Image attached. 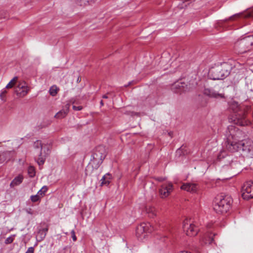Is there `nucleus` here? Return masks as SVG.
Listing matches in <instances>:
<instances>
[{
	"instance_id": "1",
	"label": "nucleus",
	"mask_w": 253,
	"mask_h": 253,
	"mask_svg": "<svg viewBox=\"0 0 253 253\" xmlns=\"http://www.w3.org/2000/svg\"><path fill=\"white\" fill-rule=\"evenodd\" d=\"M227 136V144L226 145L227 149L231 152L237 151L239 144L240 143V139L242 137V133L238 127L231 125L228 126L226 132Z\"/></svg>"
},
{
	"instance_id": "2",
	"label": "nucleus",
	"mask_w": 253,
	"mask_h": 253,
	"mask_svg": "<svg viewBox=\"0 0 253 253\" xmlns=\"http://www.w3.org/2000/svg\"><path fill=\"white\" fill-rule=\"evenodd\" d=\"M229 108L234 115L229 119V121L241 126L248 125L249 122L246 119V112L238 102L232 101L229 103Z\"/></svg>"
},
{
	"instance_id": "3",
	"label": "nucleus",
	"mask_w": 253,
	"mask_h": 253,
	"mask_svg": "<svg viewBox=\"0 0 253 253\" xmlns=\"http://www.w3.org/2000/svg\"><path fill=\"white\" fill-rule=\"evenodd\" d=\"M232 68L231 65L228 63H223L210 70V77L213 80H222L230 74Z\"/></svg>"
},
{
	"instance_id": "4",
	"label": "nucleus",
	"mask_w": 253,
	"mask_h": 253,
	"mask_svg": "<svg viewBox=\"0 0 253 253\" xmlns=\"http://www.w3.org/2000/svg\"><path fill=\"white\" fill-rule=\"evenodd\" d=\"M232 203V199L230 196H217L214 200L213 208L217 213L226 212L229 210Z\"/></svg>"
},
{
	"instance_id": "5",
	"label": "nucleus",
	"mask_w": 253,
	"mask_h": 253,
	"mask_svg": "<svg viewBox=\"0 0 253 253\" xmlns=\"http://www.w3.org/2000/svg\"><path fill=\"white\" fill-rule=\"evenodd\" d=\"M106 155L105 149L103 146H99L96 147L91 155V158L88 168H89V166H91L93 169H97L102 164Z\"/></svg>"
},
{
	"instance_id": "6",
	"label": "nucleus",
	"mask_w": 253,
	"mask_h": 253,
	"mask_svg": "<svg viewBox=\"0 0 253 253\" xmlns=\"http://www.w3.org/2000/svg\"><path fill=\"white\" fill-rule=\"evenodd\" d=\"M253 45V36H248L237 41L235 43V50L239 53H244L251 49Z\"/></svg>"
},
{
	"instance_id": "7",
	"label": "nucleus",
	"mask_w": 253,
	"mask_h": 253,
	"mask_svg": "<svg viewBox=\"0 0 253 253\" xmlns=\"http://www.w3.org/2000/svg\"><path fill=\"white\" fill-rule=\"evenodd\" d=\"M150 223H142L138 225L136 229V235L140 241H143L147 236L148 233H150L154 230Z\"/></svg>"
},
{
	"instance_id": "8",
	"label": "nucleus",
	"mask_w": 253,
	"mask_h": 253,
	"mask_svg": "<svg viewBox=\"0 0 253 253\" xmlns=\"http://www.w3.org/2000/svg\"><path fill=\"white\" fill-rule=\"evenodd\" d=\"M238 151L242 150L243 155L253 158V141L251 140L241 141L239 144Z\"/></svg>"
},
{
	"instance_id": "9",
	"label": "nucleus",
	"mask_w": 253,
	"mask_h": 253,
	"mask_svg": "<svg viewBox=\"0 0 253 253\" xmlns=\"http://www.w3.org/2000/svg\"><path fill=\"white\" fill-rule=\"evenodd\" d=\"M183 229L186 234L189 236H196L198 231V228L192 221L185 219L183 223Z\"/></svg>"
},
{
	"instance_id": "10",
	"label": "nucleus",
	"mask_w": 253,
	"mask_h": 253,
	"mask_svg": "<svg viewBox=\"0 0 253 253\" xmlns=\"http://www.w3.org/2000/svg\"><path fill=\"white\" fill-rule=\"evenodd\" d=\"M242 196L245 200L253 198V182L248 181L242 187Z\"/></svg>"
},
{
	"instance_id": "11",
	"label": "nucleus",
	"mask_w": 253,
	"mask_h": 253,
	"mask_svg": "<svg viewBox=\"0 0 253 253\" xmlns=\"http://www.w3.org/2000/svg\"><path fill=\"white\" fill-rule=\"evenodd\" d=\"M191 87L186 83L182 82H177L175 83L172 86L173 91L177 93H181L182 92L189 91Z\"/></svg>"
},
{
	"instance_id": "12",
	"label": "nucleus",
	"mask_w": 253,
	"mask_h": 253,
	"mask_svg": "<svg viewBox=\"0 0 253 253\" xmlns=\"http://www.w3.org/2000/svg\"><path fill=\"white\" fill-rule=\"evenodd\" d=\"M173 190L172 183H168L163 184L159 189V194L162 198L168 197Z\"/></svg>"
},
{
	"instance_id": "13",
	"label": "nucleus",
	"mask_w": 253,
	"mask_h": 253,
	"mask_svg": "<svg viewBox=\"0 0 253 253\" xmlns=\"http://www.w3.org/2000/svg\"><path fill=\"white\" fill-rule=\"evenodd\" d=\"M29 88L25 82L19 84L16 87L15 91L20 97L25 96L28 92Z\"/></svg>"
},
{
	"instance_id": "14",
	"label": "nucleus",
	"mask_w": 253,
	"mask_h": 253,
	"mask_svg": "<svg viewBox=\"0 0 253 253\" xmlns=\"http://www.w3.org/2000/svg\"><path fill=\"white\" fill-rule=\"evenodd\" d=\"M199 187L195 183H186L181 186V189L191 193H195L197 191Z\"/></svg>"
},
{
	"instance_id": "15",
	"label": "nucleus",
	"mask_w": 253,
	"mask_h": 253,
	"mask_svg": "<svg viewBox=\"0 0 253 253\" xmlns=\"http://www.w3.org/2000/svg\"><path fill=\"white\" fill-rule=\"evenodd\" d=\"M205 95L208 96L210 97L213 98H223V95L222 93H219L216 91L211 88H205L203 91Z\"/></svg>"
},
{
	"instance_id": "16",
	"label": "nucleus",
	"mask_w": 253,
	"mask_h": 253,
	"mask_svg": "<svg viewBox=\"0 0 253 253\" xmlns=\"http://www.w3.org/2000/svg\"><path fill=\"white\" fill-rule=\"evenodd\" d=\"M50 150L49 146H46V152L44 150L43 152H41L39 156V158L37 159V162L39 166L42 165L44 164L46 156L49 153Z\"/></svg>"
},
{
	"instance_id": "17",
	"label": "nucleus",
	"mask_w": 253,
	"mask_h": 253,
	"mask_svg": "<svg viewBox=\"0 0 253 253\" xmlns=\"http://www.w3.org/2000/svg\"><path fill=\"white\" fill-rule=\"evenodd\" d=\"M144 211L146 214L150 218H154L157 215V211L155 207L150 205H147L145 208Z\"/></svg>"
},
{
	"instance_id": "18",
	"label": "nucleus",
	"mask_w": 253,
	"mask_h": 253,
	"mask_svg": "<svg viewBox=\"0 0 253 253\" xmlns=\"http://www.w3.org/2000/svg\"><path fill=\"white\" fill-rule=\"evenodd\" d=\"M70 106V105L69 103L66 104L62 110L56 114L54 117L58 119L64 118L69 112Z\"/></svg>"
},
{
	"instance_id": "19",
	"label": "nucleus",
	"mask_w": 253,
	"mask_h": 253,
	"mask_svg": "<svg viewBox=\"0 0 253 253\" xmlns=\"http://www.w3.org/2000/svg\"><path fill=\"white\" fill-rule=\"evenodd\" d=\"M23 178V176L22 175L16 176L11 182L10 184V187H14L20 184L22 182Z\"/></svg>"
},
{
	"instance_id": "20",
	"label": "nucleus",
	"mask_w": 253,
	"mask_h": 253,
	"mask_svg": "<svg viewBox=\"0 0 253 253\" xmlns=\"http://www.w3.org/2000/svg\"><path fill=\"white\" fill-rule=\"evenodd\" d=\"M213 241V236L211 235H206L200 241V243L202 246L207 244H211Z\"/></svg>"
},
{
	"instance_id": "21",
	"label": "nucleus",
	"mask_w": 253,
	"mask_h": 253,
	"mask_svg": "<svg viewBox=\"0 0 253 253\" xmlns=\"http://www.w3.org/2000/svg\"><path fill=\"white\" fill-rule=\"evenodd\" d=\"M48 229L47 228L40 229L38 232L37 239L39 241L43 240L45 237Z\"/></svg>"
},
{
	"instance_id": "22",
	"label": "nucleus",
	"mask_w": 253,
	"mask_h": 253,
	"mask_svg": "<svg viewBox=\"0 0 253 253\" xmlns=\"http://www.w3.org/2000/svg\"><path fill=\"white\" fill-rule=\"evenodd\" d=\"M111 175L109 173L105 174L101 178V185H108L110 182Z\"/></svg>"
},
{
	"instance_id": "23",
	"label": "nucleus",
	"mask_w": 253,
	"mask_h": 253,
	"mask_svg": "<svg viewBox=\"0 0 253 253\" xmlns=\"http://www.w3.org/2000/svg\"><path fill=\"white\" fill-rule=\"evenodd\" d=\"M34 147L35 149H39L40 150L41 152L44 151V150H46V148H45V146H43L42 143L41 141L37 140L34 142Z\"/></svg>"
},
{
	"instance_id": "24",
	"label": "nucleus",
	"mask_w": 253,
	"mask_h": 253,
	"mask_svg": "<svg viewBox=\"0 0 253 253\" xmlns=\"http://www.w3.org/2000/svg\"><path fill=\"white\" fill-rule=\"evenodd\" d=\"M218 159L220 160L221 162L224 163L225 161H227L229 163H230L231 162H232V159L230 156H227L226 157H224L223 155L221 154H220L218 157Z\"/></svg>"
},
{
	"instance_id": "25",
	"label": "nucleus",
	"mask_w": 253,
	"mask_h": 253,
	"mask_svg": "<svg viewBox=\"0 0 253 253\" xmlns=\"http://www.w3.org/2000/svg\"><path fill=\"white\" fill-rule=\"evenodd\" d=\"M48 190V187L46 186H43L37 193L41 198L43 197Z\"/></svg>"
},
{
	"instance_id": "26",
	"label": "nucleus",
	"mask_w": 253,
	"mask_h": 253,
	"mask_svg": "<svg viewBox=\"0 0 253 253\" xmlns=\"http://www.w3.org/2000/svg\"><path fill=\"white\" fill-rule=\"evenodd\" d=\"M92 0H75V3L80 6H85Z\"/></svg>"
},
{
	"instance_id": "27",
	"label": "nucleus",
	"mask_w": 253,
	"mask_h": 253,
	"mask_svg": "<svg viewBox=\"0 0 253 253\" xmlns=\"http://www.w3.org/2000/svg\"><path fill=\"white\" fill-rule=\"evenodd\" d=\"M241 15L244 18H253V8L250 9L244 14Z\"/></svg>"
},
{
	"instance_id": "28",
	"label": "nucleus",
	"mask_w": 253,
	"mask_h": 253,
	"mask_svg": "<svg viewBox=\"0 0 253 253\" xmlns=\"http://www.w3.org/2000/svg\"><path fill=\"white\" fill-rule=\"evenodd\" d=\"M28 173L30 177H33L35 175L36 171L34 167L32 166L29 167L28 169Z\"/></svg>"
},
{
	"instance_id": "29",
	"label": "nucleus",
	"mask_w": 253,
	"mask_h": 253,
	"mask_svg": "<svg viewBox=\"0 0 253 253\" xmlns=\"http://www.w3.org/2000/svg\"><path fill=\"white\" fill-rule=\"evenodd\" d=\"M57 93V87L55 85L52 86L49 89V93L52 96H54Z\"/></svg>"
},
{
	"instance_id": "30",
	"label": "nucleus",
	"mask_w": 253,
	"mask_h": 253,
	"mask_svg": "<svg viewBox=\"0 0 253 253\" xmlns=\"http://www.w3.org/2000/svg\"><path fill=\"white\" fill-rule=\"evenodd\" d=\"M17 77H14L10 82L9 83L6 85L5 88H12L13 85H14L15 82L17 80Z\"/></svg>"
},
{
	"instance_id": "31",
	"label": "nucleus",
	"mask_w": 253,
	"mask_h": 253,
	"mask_svg": "<svg viewBox=\"0 0 253 253\" xmlns=\"http://www.w3.org/2000/svg\"><path fill=\"white\" fill-rule=\"evenodd\" d=\"M42 198L37 194L35 195H32L30 197V199L32 202L35 203L40 201Z\"/></svg>"
},
{
	"instance_id": "32",
	"label": "nucleus",
	"mask_w": 253,
	"mask_h": 253,
	"mask_svg": "<svg viewBox=\"0 0 253 253\" xmlns=\"http://www.w3.org/2000/svg\"><path fill=\"white\" fill-rule=\"evenodd\" d=\"M14 237V235H12V236H11L10 237H8V238H7L5 240V242H4L5 244H9L11 243L13 241Z\"/></svg>"
},
{
	"instance_id": "33",
	"label": "nucleus",
	"mask_w": 253,
	"mask_h": 253,
	"mask_svg": "<svg viewBox=\"0 0 253 253\" xmlns=\"http://www.w3.org/2000/svg\"><path fill=\"white\" fill-rule=\"evenodd\" d=\"M125 114H126V115H130L131 116H138L139 115V113H136V112H134L133 111H126V112H125Z\"/></svg>"
},
{
	"instance_id": "34",
	"label": "nucleus",
	"mask_w": 253,
	"mask_h": 253,
	"mask_svg": "<svg viewBox=\"0 0 253 253\" xmlns=\"http://www.w3.org/2000/svg\"><path fill=\"white\" fill-rule=\"evenodd\" d=\"M6 91L5 89H3L2 91H1V92L0 94V97L1 98V100H4V97H5V94H6Z\"/></svg>"
},
{
	"instance_id": "35",
	"label": "nucleus",
	"mask_w": 253,
	"mask_h": 253,
	"mask_svg": "<svg viewBox=\"0 0 253 253\" xmlns=\"http://www.w3.org/2000/svg\"><path fill=\"white\" fill-rule=\"evenodd\" d=\"M71 236L74 241H76L77 240V237L75 235V232L74 230H72L71 232Z\"/></svg>"
},
{
	"instance_id": "36",
	"label": "nucleus",
	"mask_w": 253,
	"mask_h": 253,
	"mask_svg": "<svg viewBox=\"0 0 253 253\" xmlns=\"http://www.w3.org/2000/svg\"><path fill=\"white\" fill-rule=\"evenodd\" d=\"M34 247H30L28 249L27 251L25 253H34Z\"/></svg>"
},
{
	"instance_id": "37",
	"label": "nucleus",
	"mask_w": 253,
	"mask_h": 253,
	"mask_svg": "<svg viewBox=\"0 0 253 253\" xmlns=\"http://www.w3.org/2000/svg\"><path fill=\"white\" fill-rule=\"evenodd\" d=\"M73 109L76 111H80L83 109V107L81 106H73Z\"/></svg>"
},
{
	"instance_id": "38",
	"label": "nucleus",
	"mask_w": 253,
	"mask_h": 253,
	"mask_svg": "<svg viewBox=\"0 0 253 253\" xmlns=\"http://www.w3.org/2000/svg\"><path fill=\"white\" fill-rule=\"evenodd\" d=\"M240 15H241V14H235V15H233L232 16H231L230 17H229V19H227L225 20L227 21L228 20H233L234 17H239Z\"/></svg>"
},
{
	"instance_id": "39",
	"label": "nucleus",
	"mask_w": 253,
	"mask_h": 253,
	"mask_svg": "<svg viewBox=\"0 0 253 253\" xmlns=\"http://www.w3.org/2000/svg\"><path fill=\"white\" fill-rule=\"evenodd\" d=\"M157 180L159 181H163L165 180V178L163 177H158L157 178Z\"/></svg>"
},
{
	"instance_id": "40",
	"label": "nucleus",
	"mask_w": 253,
	"mask_h": 253,
	"mask_svg": "<svg viewBox=\"0 0 253 253\" xmlns=\"http://www.w3.org/2000/svg\"><path fill=\"white\" fill-rule=\"evenodd\" d=\"M207 226L208 228H210L211 227V224L209 223V224H207Z\"/></svg>"
},
{
	"instance_id": "41",
	"label": "nucleus",
	"mask_w": 253,
	"mask_h": 253,
	"mask_svg": "<svg viewBox=\"0 0 253 253\" xmlns=\"http://www.w3.org/2000/svg\"><path fill=\"white\" fill-rule=\"evenodd\" d=\"M100 103L101 106H103L104 105V103H103V100H101Z\"/></svg>"
},
{
	"instance_id": "42",
	"label": "nucleus",
	"mask_w": 253,
	"mask_h": 253,
	"mask_svg": "<svg viewBox=\"0 0 253 253\" xmlns=\"http://www.w3.org/2000/svg\"><path fill=\"white\" fill-rule=\"evenodd\" d=\"M102 97H103V98H104V99H107V98H108V96H107V95H103Z\"/></svg>"
},
{
	"instance_id": "43",
	"label": "nucleus",
	"mask_w": 253,
	"mask_h": 253,
	"mask_svg": "<svg viewBox=\"0 0 253 253\" xmlns=\"http://www.w3.org/2000/svg\"><path fill=\"white\" fill-rule=\"evenodd\" d=\"M240 64L239 63H237V64L235 65V67H238V66H240Z\"/></svg>"
},
{
	"instance_id": "44",
	"label": "nucleus",
	"mask_w": 253,
	"mask_h": 253,
	"mask_svg": "<svg viewBox=\"0 0 253 253\" xmlns=\"http://www.w3.org/2000/svg\"><path fill=\"white\" fill-rule=\"evenodd\" d=\"M130 84H131V82H129L128 84L125 85V86H127L128 85H129Z\"/></svg>"
},
{
	"instance_id": "45",
	"label": "nucleus",
	"mask_w": 253,
	"mask_h": 253,
	"mask_svg": "<svg viewBox=\"0 0 253 253\" xmlns=\"http://www.w3.org/2000/svg\"><path fill=\"white\" fill-rule=\"evenodd\" d=\"M179 151H180V150H177V151H176V153H178Z\"/></svg>"
}]
</instances>
